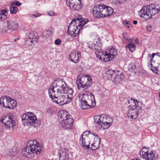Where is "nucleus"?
I'll list each match as a JSON object with an SVG mask.
<instances>
[{
  "label": "nucleus",
  "instance_id": "nucleus-1",
  "mask_svg": "<svg viewBox=\"0 0 160 160\" xmlns=\"http://www.w3.org/2000/svg\"><path fill=\"white\" fill-rule=\"evenodd\" d=\"M42 150L41 145L36 140H31L28 142L25 148L22 151V154L27 158H30L32 154H39Z\"/></svg>",
  "mask_w": 160,
  "mask_h": 160
},
{
  "label": "nucleus",
  "instance_id": "nucleus-2",
  "mask_svg": "<svg viewBox=\"0 0 160 160\" xmlns=\"http://www.w3.org/2000/svg\"><path fill=\"white\" fill-rule=\"evenodd\" d=\"M160 11L158 6L153 4H151L143 7L138 12L140 17L145 20H147L151 18L152 17L157 13Z\"/></svg>",
  "mask_w": 160,
  "mask_h": 160
},
{
  "label": "nucleus",
  "instance_id": "nucleus-3",
  "mask_svg": "<svg viewBox=\"0 0 160 160\" xmlns=\"http://www.w3.org/2000/svg\"><path fill=\"white\" fill-rule=\"evenodd\" d=\"M95 17L102 18L109 17L113 13V9L103 4L95 6L92 10Z\"/></svg>",
  "mask_w": 160,
  "mask_h": 160
},
{
  "label": "nucleus",
  "instance_id": "nucleus-4",
  "mask_svg": "<svg viewBox=\"0 0 160 160\" xmlns=\"http://www.w3.org/2000/svg\"><path fill=\"white\" fill-rule=\"evenodd\" d=\"M58 117L60 125L62 127L66 129L72 128L73 119L67 112L63 110L60 111L58 113Z\"/></svg>",
  "mask_w": 160,
  "mask_h": 160
},
{
  "label": "nucleus",
  "instance_id": "nucleus-5",
  "mask_svg": "<svg viewBox=\"0 0 160 160\" xmlns=\"http://www.w3.org/2000/svg\"><path fill=\"white\" fill-rule=\"evenodd\" d=\"M128 102L129 104H130L129 106L131 109L128 111V116L131 119H135L138 118L139 113L142 111L140 106L141 103L136 100L132 99L128 100Z\"/></svg>",
  "mask_w": 160,
  "mask_h": 160
},
{
  "label": "nucleus",
  "instance_id": "nucleus-6",
  "mask_svg": "<svg viewBox=\"0 0 160 160\" xmlns=\"http://www.w3.org/2000/svg\"><path fill=\"white\" fill-rule=\"evenodd\" d=\"M78 88L79 89L82 88V91H87L92 83V78L90 75H80L78 76L76 81Z\"/></svg>",
  "mask_w": 160,
  "mask_h": 160
},
{
  "label": "nucleus",
  "instance_id": "nucleus-7",
  "mask_svg": "<svg viewBox=\"0 0 160 160\" xmlns=\"http://www.w3.org/2000/svg\"><path fill=\"white\" fill-rule=\"evenodd\" d=\"M79 99H82L90 108H92L96 105V102L93 94L87 91H82L79 95Z\"/></svg>",
  "mask_w": 160,
  "mask_h": 160
},
{
  "label": "nucleus",
  "instance_id": "nucleus-8",
  "mask_svg": "<svg viewBox=\"0 0 160 160\" xmlns=\"http://www.w3.org/2000/svg\"><path fill=\"white\" fill-rule=\"evenodd\" d=\"M22 120L23 123L30 125L35 126L37 124V119L35 115L31 112L23 114L21 116Z\"/></svg>",
  "mask_w": 160,
  "mask_h": 160
},
{
  "label": "nucleus",
  "instance_id": "nucleus-9",
  "mask_svg": "<svg viewBox=\"0 0 160 160\" xmlns=\"http://www.w3.org/2000/svg\"><path fill=\"white\" fill-rule=\"evenodd\" d=\"M0 121L5 125L7 129L10 130H13V127L16 125V122L13 119L12 116L11 115L3 116Z\"/></svg>",
  "mask_w": 160,
  "mask_h": 160
},
{
  "label": "nucleus",
  "instance_id": "nucleus-10",
  "mask_svg": "<svg viewBox=\"0 0 160 160\" xmlns=\"http://www.w3.org/2000/svg\"><path fill=\"white\" fill-rule=\"evenodd\" d=\"M2 28V32L6 33L8 31L13 32L18 28V24L16 22L7 21L3 23Z\"/></svg>",
  "mask_w": 160,
  "mask_h": 160
},
{
  "label": "nucleus",
  "instance_id": "nucleus-11",
  "mask_svg": "<svg viewBox=\"0 0 160 160\" xmlns=\"http://www.w3.org/2000/svg\"><path fill=\"white\" fill-rule=\"evenodd\" d=\"M128 68L129 71L136 75H142L144 73V71L138 63L136 62L130 63L128 65Z\"/></svg>",
  "mask_w": 160,
  "mask_h": 160
},
{
  "label": "nucleus",
  "instance_id": "nucleus-12",
  "mask_svg": "<svg viewBox=\"0 0 160 160\" xmlns=\"http://www.w3.org/2000/svg\"><path fill=\"white\" fill-rule=\"evenodd\" d=\"M77 25L75 21L73 20L68 27L67 33L69 35L75 37L78 34L80 29Z\"/></svg>",
  "mask_w": 160,
  "mask_h": 160
},
{
  "label": "nucleus",
  "instance_id": "nucleus-13",
  "mask_svg": "<svg viewBox=\"0 0 160 160\" xmlns=\"http://www.w3.org/2000/svg\"><path fill=\"white\" fill-rule=\"evenodd\" d=\"M52 86L55 87V90L59 91L62 94L67 89V84L62 81L54 80L52 83Z\"/></svg>",
  "mask_w": 160,
  "mask_h": 160
},
{
  "label": "nucleus",
  "instance_id": "nucleus-14",
  "mask_svg": "<svg viewBox=\"0 0 160 160\" xmlns=\"http://www.w3.org/2000/svg\"><path fill=\"white\" fill-rule=\"evenodd\" d=\"M67 5L74 10L78 11L82 7V5L81 3V0H71L67 1Z\"/></svg>",
  "mask_w": 160,
  "mask_h": 160
},
{
  "label": "nucleus",
  "instance_id": "nucleus-15",
  "mask_svg": "<svg viewBox=\"0 0 160 160\" xmlns=\"http://www.w3.org/2000/svg\"><path fill=\"white\" fill-rule=\"evenodd\" d=\"M67 96L65 95L64 93L60 95L57 98L52 99V102L58 104L59 105H63L70 102L69 101Z\"/></svg>",
  "mask_w": 160,
  "mask_h": 160
},
{
  "label": "nucleus",
  "instance_id": "nucleus-16",
  "mask_svg": "<svg viewBox=\"0 0 160 160\" xmlns=\"http://www.w3.org/2000/svg\"><path fill=\"white\" fill-rule=\"evenodd\" d=\"M28 41L30 42L31 43H36L39 38L38 34L36 32L31 31L28 35Z\"/></svg>",
  "mask_w": 160,
  "mask_h": 160
},
{
  "label": "nucleus",
  "instance_id": "nucleus-17",
  "mask_svg": "<svg viewBox=\"0 0 160 160\" xmlns=\"http://www.w3.org/2000/svg\"><path fill=\"white\" fill-rule=\"evenodd\" d=\"M79 52L73 51L69 55L68 59L71 61L75 63L78 62L79 59L78 56Z\"/></svg>",
  "mask_w": 160,
  "mask_h": 160
},
{
  "label": "nucleus",
  "instance_id": "nucleus-18",
  "mask_svg": "<svg viewBox=\"0 0 160 160\" xmlns=\"http://www.w3.org/2000/svg\"><path fill=\"white\" fill-rule=\"evenodd\" d=\"M58 155L59 160H68L69 159L68 154L64 149L60 150Z\"/></svg>",
  "mask_w": 160,
  "mask_h": 160
},
{
  "label": "nucleus",
  "instance_id": "nucleus-19",
  "mask_svg": "<svg viewBox=\"0 0 160 160\" xmlns=\"http://www.w3.org/2000/svg\"><path fill=\"white\" fill-rule=\"evenodd\" d=\"M94 141L91 145L90 148L92 150H94L97 149L99 147L100 143V139L99 137L96 135L94 138Z\"/></svg>",
  "mask_w": 160,
  "mask_h": 160
},
{
  "label": "nucleus",
  "instance_id": "nucleus-20",
  "mask_svg": "<svg viewBox=\"0 0 160 160\" xmlns=\"http://www.w3.org/2000/svg\"><path fill=\"white\" fill-rule=\"evenodd\" d=\"M81 137L80 139V144H81L84 148H89V144L92 139Z\"/></svg>",
  "mask_w": 160,
  "mask_h": 160
},
{
  "label": "nucleus",
  "instance_id": "nucleus-21",
  "mask_svg": "<svg viewBox=\"0 0 160 160\" xmlns=\"http://www.w3.org/2000/svg\"><path fill=\"white\" fill-rule=\"evenodd\" d=\"M158 157V154L157 153L151 151L148 153L144 158L146 160H156Z\"/></svg>",
  "mask_w": 160,
  "mask_h": 160
},
{
  "label": "nucleus",
  "instance_id": "nucleus-22",
  "mask_svg": "<svg viewBox=\"0 0 160 160\" xmlns=\"http://www.w3.org/2000/svg\"><path fill=\"white\" fill-rule=\"evenodd\" d=\"M10 98L8 96H5L0 98V104L5 108H7L9 102Z\"/></svg>",
  "mask_w": 160,
  "mask_h": 160
},
{
  "label": "nucleus",
  "instance_id": "nucleus-23",
  "mask_svg": "<svg viewBox=\"0 0 160 160\" xmlns=\"http://www.w3.org/2000/svg\"><path fill=\"white\" fill-rule=\"evenodd\" d=\"M76 23L77 24L79 29H81L82 27L87 22L88 20L87 19H84L82 18H77L75 20Z\"/></svg>",
  "mask_w": 160,
  "mask_h": 160
},
{
  "label": "nucleus",
  "instance_id": "nucleus-24",
  "mask_svg": "<svg viewBox=\"0 0 160 160\" xmlns=\"http://www.w3.org/2000/svg\"><path fill=\"white\" fill-rule=\"evenodd\" d=\"M116 73V75H115V76L112 79L115 80L116 82H119L124 78L123 74L120 71H117Z\"/></svg>",
  "mask_w": 160,
  "mask_h": 160
},
{
  "label": "nucleus",
  "instance_id": "nucleus-25",
  "mask_svg": "<svg viewBox=\"0 0 160 160\" xmlns=\"http://www.w3.org/2000/svg\"><path fill=\"white\" fill-rule=\"evenodd\" d=\"M67 89L65 91L64 93L65 95L67 96L68 98L69 99V101H71L72 99L73 96V89L72 88H69L67 86Z\"/></svg>",
  "mask_w": 160,
  "mask_h": 160
},
{
  "label": "nucleus",
  "instance_id": "nucleus-26",
  "mask_svg": "<svg viewBox=\"0 0 160 160\" xmlns=\"http://www.w3.org/2000/svg\"><path fill=\"white\" fill-rule=\"evenodd\" d=\"M51 90L52 93L51 94V98H52V101L53 99L58 98L59 96L62 94L59 91L55 90V87H52Z\"/></svg>",
  "mask_w": 160,
  "mask_h": 160
},
{
  "label": "nucleus",
  "instance_id": "nucleus-27",
  "mask_svg": "<svg viewBox=\"0 0 160 160\" xmlns=\"http://www.w3.org/2000/svg\"><path fill=\"white\" fill-rule=\"evenodd\" d=\"M101 116L102 122L107 123L110 122V123H112L113 121V118L110 117L108 115L102 114L101 115Z\"/></svg>",
  "mask_w": 160,
  "mask_h": 160
},
{
  "label": "nucleus",
  "instance_id": "nucleus-28",
  "mask_svg": "<svg viewBox=\"0 0 160 160\" xmlns=\"http://www.w3.org/2000/svg\"><path fill=\"white\" fill-rule=\"evenodd\" d=\"M90 131H86V132H83L82 135V137H84V139L85 138H88L89 139L93 140L94 138V136L96 135V134H94L93 133L92 134H90Z\"/></svg>",
  "mask_w": 160,
  "mask_h": 160
},
{
  "label": "nucleus",
  "instance_id": "nucleus-29",
  "mask_svg": "<svg viewBox=\"0 0 160 160\" xmlns=\"http://www.w3.org/2000/svg\"><path fill=\"white\" fill-rule=\"evenodd\" d=\"M155 56V53H153L152 55L149 54L147 58V60L149 61V62H148V67L151 68V69L152 70V69L155 68L156 67L154 66L152 64L153 62H152L153 58Z\"/></svg>",
  "mask_w": 160,
  "mask_h": 160
},
{
  "label": "nucleus",
  "instance_id": "nucleus-30",
  "mask_svg": "<svg viewBox=\"0 0 160 160\" xmlns=\"http://www.w3.org/2000/svg\"><path fill=\"white\" fill-rule=\"evenodd\" d=\"M9 102L7 108L12 109L16 106L17 102L15 100L11 99L10 98Z\"/></svg>",
  "mask_w": 160,
  "mask_h": 160
},
{
  "label": "nucleus",
  "instance_id": "nucleus-31",
  "mask_svg": "<svg viewBox=\"0 0 160 160\" xmlns=\"http://www.w3.org/2000/svg\"><path fill=\"white\" fill-rule=\"evenodd\" d=\"M148 153V149L145 147H144L140 152V154L141 157L143 158Z\"/></svg>",
  "mask_w": 160,
  "mask_h": 160
},
{
  "label": "nucleus",
  "instance_id": "nucleus-32",
  "mask_svg": "<svg viewBox=\"0 0 160 160\" xmlns=\"http://www.w3.org/2000/svg\"><path fill=\"white\" fill-rule=\"evenodd\" d=\"M104 56L102 57V60L104 62H107L112 60L113 59V58L112 57L110 54L106 52H105V54Z\"/></svg>",
  "mask_w": 160,
  "mask_h": 160
},
{
  "label": "nucleus",
  "instance_id": "nucleus-33",
  "mask_svg": "<svg viewBox=\"0 0 160 160\" xmlns=\"http://www.w3.org/2000/svg\"><path fill=\"white\" fill-rule=\"evenodd\" d=\"M126 48H128L131 52L134 51L136 49V45L134 43L131 42L125 46Z\"/></svg>",
  "mask_w": 160,
  "mask_h": 160
},
{
  "label": "nucleus",
  "instance_id": "nucleus-34",
  "mask_svg": "<svg viewBox=\"0 0 160 160\" xmlns=\"http://www.w3.org/2000/svg\"><path fill=\"white\" fill-rule=\"evenodd\" d=\"M81 105L80 107L83 109H85L90 108L86 102L82 99H79Z\"/></svg>",
  "mask_w": 160,
  "mask_h": 160
},
{
  "label": "nucleus",
  "instance_id": "nucleus-35",
  "mask_svg": "<svg viewBox=\"0 0 160 160\" xmlns=\"http://www.w3.org/2000/svg\"><path fill=\"white\" fill-rule=\"evenodd\" d=\"M116 72L112 69L109 70L107 72V75L109 78H111L112 79L114 77L115 75H116Z\"/></svg>",
  "mask_w": 160,
  "mask_h": 160
},
{
  "label": "nucleus",
  "instance_id": "nucleus-36",
  "mask_svg": "<svg viewBox=\"0 0 160 160\" xmlns=\"http://www.w3.org/2000/svg\"><path fill=\"white\" fill-rule=\"evenodd\" d=\"M111 123H110V122L107 123L102 122L101 124L100 125L99 128L102 129H107L111 125Z\"/></svg>",
  "mask_w": 160,
  "mask_h": 160
},
{
  "label": "nucleus",
  "instance_id": "nucleus-37",
  "mask_svg": "<svg viewBox=\"0 0 160 160\" xmlns=\"http://www.w3.org/2000/svg\"><path fill=\"white\" fill-rule=\"evenodd\" d=\"M113 58V59L115 57L117 54V50L114 48H111L109 51L108 53Z\"/></svg>",
  "mask_w": 160,
  "mask_h": 160
},
{
  "label": "nucleus",
  "instance_id": "nucleus-38",
  "mask_svg": "<svg viewBox=\"0 0 160 160\" xmlns=\"http://www.w3.org/2000/svg\"><path fill=\"white\" fill-rule=\"evenodd\" d=\"M95 54L96 57L100 60H102V57H103L105 54V52H102L101 51H95Z\"/></svg>",
  "mask_w": 160,
  "mask_h": 160
},
{
  "label": "nucleus",
  "instance_id": "nucleus-39",
  "mask_svg": "<svg viewBox=\"0 0 160 160\" xmlns=\"http://www.w3.org/2000/svg\"><path fill=\"white\" fill-rule=\"evenodd\" d=\"M101 115L95 116L94 117V122L98 124L99 125L101 124L102 122V119H101Z\"/></svg>",
  "mask_w": 160,
  "mask_h": 160
},
{
  "label": "nucleus",
  "instance_id": "nucleus-40",
  "mask_svg": "<svg viewBox=\"0 0 160 160\" xmlns=\"http://www.w3.org/2000/svg\"><path fill=\"white\" fill-rule=\"evenodd\" d=\"M122 37L125 40L127 41V42H130L133 41V39L130 38L127 33L125 32L122 33Z\"/></svg>",
  "mask_w": 160,
  "mask_h": 160
},
{
  "label": "nucleus",
  "instance_id": "nucleus-41",
  "mask_svg": "<svg viewBox=\"0 0 160 160\" xmlns=\"http://www.w3.org/2000/svg\"><path fill=\"white\" fill-rule=\"evenodd\" d=\"M10 13L11 14H16L18 12V8L17 7L11 5L10 4V6L9 7Z\"/></svg>",
  "mask_w": 160,
  "mask_h": 160
},
{
  "label": "nucleus",
  "instance_id": "nucleus-42",
  "mask_svg": "<svg viewBox=\"0 0 160 160\" xmlns=\"http://www.w3.org/2000/svg\"><path fill=\"white\" fill-rule=\"evenodd\" d=\"M18 150L17 149L15 148H13L10 149L9 151V154L10 156H15L18 153Z\"/></svg>",
  "mask_w": 160,
  "mask_h": 160
},
{
  "label": "nucleus",
  "instance_id": "nucleus-43",
  "mask_svg": "<svg viewBox=\"0 0 160 160\" xmlns=\"http://www.w3.org/2000/svg\"><path fill=\"white\" fill-rule=\"evenodd\" d=\"M152 71L158 74H160V64L158 67H156L155 68L152 69Z\"/></svg>",
  "mask_w": 160,
  "mask_h": 160
},
{
  "label": "nucleus",
  "instance_id": "nucleus-44",
  "mask_svg": "<svg viewBox=\"0 0 160 160\" xmlns=\"http://www.w3.org/2000/svg\"><path fill=\"white\" fill-rule=\"evenodd\" d=\"M100 43H97V44H95L93 50H95L96 51H101V47L100 46Z\"/></svg>",
  "mask_w": 160,
  "mask_h": 160
},
{
  "label": "nucleus",
  "instance_id": "nucleus-45",
  "mask_svg": "<svg viewBox=\"0 0 160 160\" xmlns=\"http://www.w3.org/2000/svg\"><path fill=\"white\" fill-rule=\"evenodd\" d=\"M50 34V31L49 30H45L43 32V36L45 38H46L49 36Z\"/></svg>",
  "mask_w": 160,
  "mask_h": 160
},
{
  "label": "nucleus",
  "instance_id": "nucleus-46",
  "mask_svg": "<svg viewBox=\"0 0 160 160\" xmlns=\"http://www.w3.org/2000/svg\"><path fill=\"white\" fill-rule=\"evenodd\" d=\"M21 4L22 3L21 2L18 1L13 2L11 4V5L14 6L15 5L17 6H21Z\"/></svg>",
  "mask_w": 160,
  "mask_h": 160
},
{
  "label": "nucleus",
  "instance_id": "nucleus-47",
  "mask_svg": "<svg viewBox=\"0 0 160 160\" xmlns=\"http://www.w3.org/2000/svg\"><path fill=\"white\" fill-rule=\"evenodd\" d=\"M123 23H124L125 26L128 28H130L131 27V25L130 23L128 21H124Z\"/></svg>",
  "mask_w": 160,
  "mask_h": 160
},
{
  "label": "nucleus",
  "instance_id": "nucleus-48",
  "mask_svg": "<svg viewBox=\"0 0 160 160\" xmlns=\"http://www.w3.org/2000/svg\"><path fill=\"white\" fill-rule=\"evenodd\" d=\"M146 29L148 31L151 32L152 30V27L151 25L148 24L147 26Z\"/></svg>",
  "mask_w": 160,
  "mask_h": 160
},
{
  "label": "nucleus",
  "instance_id": "nucleus-49",
  "mask_svg": "<svg viewBox=\"0 0 160 160\" xmlns=\"http://www.w3.org/2000/svg\"><path fill=\"white\" fill-rule=\"evenodd\" d=\"M94 45V44L92 42H89L88 43V47L92 49H93Z\"/></svg>",
  "mask_w": 160,
  "mask_h": 160
},
{
  "label": "nucleus",
  "instance_id": "nucleus-50",
  "mask_svg": "<svg viewBox=\"0 0 160 160\" xmlns=\"http://www.w3.org/2000/svg\"><path fill=\"white\" fill-rule=\"evenodd\" d=\"M54 42L56 45H58L61 43V41L60 39H58L55 40Z\"/></svg>",
  "mask_w": 160,
  "mask_h": 160
},
{
  "label": "nucleus",
  "instance_id": "nucleus-51",
  "mask_svg": "<svg viewBox=\"0 0 160 160\" xmlns=\"http://www.w3.org/2000/svg\"><path fill=\"white\" fill-rule=\"evenodd\" d=\"M7 18V15H0V21H2L4 19H5Z\"/></svg>",
  "mask_w": 160,
  "mask_h": 160
},
{
  "label": "nucleus",
  "instance_id": "nucleus-52",
  "mask_svg": "<svg viewBox=\"0 0 160 160\" xmlns=\"http://www.w3.org/2000/svg\"><path fill=\"white\" fill-rule=\"evenodd\" d=\"M127 0H118V2L119 4H121L125 2Z\"/></svg>",
  "mask_w": 160,
  "mask_h": 160
},
{
  "label": "nucleus",
  "instance_id": "nucleus-53",
  "mask_svg": "<svg viewBox=\"0 0 160 160\" xmlns=\"http://www.w3.org/2000/svg\"><path fill=\"white\" fill-rule=\"evenodd\" d=\"M2 12L5 14V13L7 12L8 11V10L7 8H5L4 9L2 10Z\"/></svg>",
  "mask_w": 160,
  "mask_h": 160
},
{
  "label": "nucleus",
  "instance_id": "nucleus-54",
  "mask_svg": "<svg viewBox=\"0 0 160 160\" xmlns=\"http://www.w3.org/2000/svg\"><path fill=\"white\" fill-rule=\"evenodd\" d=\"M0 15L1 16L6 15L3 12H2V10H0Z\"/></svg>",
  "mask_w": 160,
  "mask_h": 160
},
{
  "label": "nucleus",
  "instance_id": "nucleus-55",
  "mask_svg": "<svg viewBox=\"0 0 160 160\" xmlns=\"http://www.w3.org/2000/svg\"><path fill=\"white\" fill-rule=\"evenodd\" d=\"M39 15H39V14L38 13H35V14H33V16L35 17H37L39 16Z\"/></svg>",
  "mask_w": 160,
  "mask_h": 160
},
{
  "label": "nucleus",
  "instance_id": "nucleus-56",
  "mask_svg": "<svg viewBox=\"0 0 160 160\" xmlns=\"http://www.w3.org/2000/svg\"><path fill=\"white\" fill-rule=\"evenodd\" d=\"M55 15V12L52 11H51V16H54Z\"/></svg>",
  "mask_w": 160,
  "mask_h": 160
},
{
  "label": "nucleus",
  "instance_id": "nucleus-57",
  "mask_svg": "<svg viewBox=\"0 0 160 160\" xmlns=\"http://www.w3.org/2000/svg\"><path fill=\"white\" fill-rule=\"evenodd\" d=\"M137 22H138L137 21L134 20L133 21V23L134 24H135V25L137 23Z\"/></svg>",
  "mask_w": 160,
  "mask_h": 160
},
{
  "label": "nucleus",
  "instance_id": "nucleus-58",
  "mask_svg": "<svg viewBox=\"0 0 160 160\" xmlns=\"http://www.w3.org/2000/svg\"><path fill=\"white\" fill-rule=\"evenodd\" d=\"M155 55H157L158 56L160 57V53H155Z\"/></svg>",
  "mask_w": 160,
  "mask_h": 160
},
{
  "label": "nucleus",
  "instance_id": "nucleus-59",
  "mask_svg": "<svg viewBox=\"0 0 160 160\" xmlns=\"http://www.w3.org/2000/svg\"><path fill=\"white\" fill-rule=\"evenodd\" d=\"M132 160H140L139 158H136L132 159Z\"/></svg>",
  "mask_w": 160,
  "mask_h": 160
},
{
  "label": "nucleus",
  "instance_id": "nucleus-60",
  "mask_svg": "<svg viewBox=\"0 0 160 160\" xmlns=\"http://www.w3.org/2000/svg\"><path fill=\"white\" fill-rule=\"evenodd\" d=\"M48 93H49V96H50V89H48Z\"/></svg>",
  "mask_w": 160,
  "mask_h": 160
},
{
  "label": "nucleus",
  "instance_id": "nucleus-61",
  "mask_svg": "<svg viewBox=\"0 0 160 160\" xmlns=\"http://www.w3.org/2000/svg\"><path fill=\"white\" fill-rule=\"evenodd\" d=\"M50 110V109H48L47 110V112H48V113H49V111Z\"/></svg>",
  "mask_w": 160,
  "mask_h": 160
},
{
  "label": "nucleus",
  "instance_id": "nucleus-62",
  "mask_svg": "<svg viewBox=\"0 0 160 160\" xmlns=\"http://www.w3.org/2000/svg\"><path fill=\"white\" fill-rule=\"evenodd\" d=\"M16 41H17V39H14V42H16Z\"/></svg>",
  "mask_w": 160,
  "mask_h": 160
},
{
  "label": "nucleus",
  "instance_id": "nucleus-63",
  "mask_svg": "<svg viewBox=\"0 0 160 160\" xmlns=\"http://www.w3.org/2000/svg\"><path fill=\"white\" fill-rule=\"evenodd\" d=\"M135 42L136 43H137V42H138V41H137V40H136V41H135Z\"/></svg>",
  "mask_w": 160,
  "mask_h": 160
},
{
  "label": "nucleus",
  "instance_id": "nucleus-64",
  "mask_svg": "<svg viewBox=\"0 0 160 160\" xmlns=\"http://www.w3.org/2000/svg\"><path fill=\"white\" fill-rule=\"evenodd\" d=\"M159 97H160V92L159 93Z\"/></svg>",
  "mask_w": 160,
  "mask_h": 160
}]
</instances>
